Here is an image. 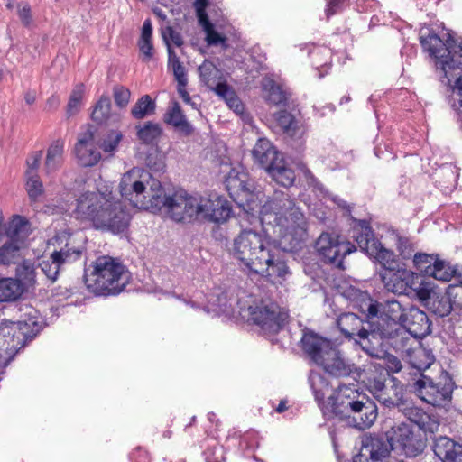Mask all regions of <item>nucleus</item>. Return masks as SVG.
I'll return each mask as SVG.
<instances>
[{
    "mask_svg": "<svg viewBox=\"0 0 462 462\" xmlns=\"http://www.w3.org/2000/svg\"><path fill=\"white\" fill-rule=\"evenodd\" d=\"M123 198L138 208L165 213L176 223H192L200 219L202 196L189 195L180 189L166 194L161 182L151 173L133 169L124 174L119 184Z\"/></svg>",
    "mask_w": 462,
    "mask_h": 462,
    "instance_id": "1",
    "label": "nucleus"
},
{
    "mask_svg": "<svg viewBox=\"0 0 462 462\" xmlns=\"http://www.w3.org/2000/svg\"><path fill=\"white\" fill-rule=\"evenodd\" d=\"M102 182L100 179L96 192L80 194L74 212L78 218L91 222L95 229L126 238L130 235L133 217L126 206L114 195L112 183Z\"/></svg>",
    "mask_w": 462,
    "mask_h": 462,
    "instance_id": "2",
    "label": "nucleus"
},
{
    "mask_svg": "<svg viewBox=\"0 0 462 462\" xmlns=\"http://www.w3.org/2000/svg\"><path fill=\"white\" fill-rule=\"evenodd\" d=\"M260 221L264 233L276 239L281 252L301 248L307 238V219L288 194L275 192L260 209Z\"/></svg>",
    "mask_w": 462,
    "mask_h": 462,
    "instance_id": "3",
    "label": "nucleus"
},
{
    "mask_svg": "<svg viewBox=\"0 0 462 462\" xmlns=\"http://www.w3.org/2000/svg\"><path fill=\"white\" fill-rule=\"evenodd\" d=\"M231 254L243 270L266 277L272 282L288 273L283 254L269 233L242 230L234 238Z\"/></svg>",
    "mask_w": 462,
    "mask_h": 462,
    "instance_id": "4",
    "label": "nucleus"
},
{
    "mask_svg": "<svg viewBox=\"0 0 462 462\" xmlns=\"http://www.w3.org/2000/svg\"><path fill=\"white\" fill-rule=\"evenodd\" d=\"M425 447V440L416 435L410 425L400 423L386 433V439L375 437L363 441L353 462H403L391 457V450L399 449L407 457H415L423 452Z\"/></svg>",
    "mask_w": 462,
    "mask_h": 462,
    "instance_id": "5",
    "label": "nucleus"
},
{
    "mask_svg": "<svg viewBox=\"0 0 462 462\" xmlns=\"http://www.w3.org/2000/svg\"><path fill=\"white\" fill-rule=\"evenodd\" d=\"M87 290L97 297L117 296L131 281V273L123 262L110 255H100L84 268Z\"/></svg>",
    "mask_w": 462,
    "mask_h": 462,
    "instance_id": "6",
    "label": "nucleus"
},
{
    "mask_svg": "<svg viewBox=\"0 0 462 462\" xmlns=\"http://www.w3.org/2000/svg\"><path fill=\"white\" fill-rule=\"evenodd\" d=\"M420 42L422 50L434 60L436 68L442 73L441 78L447 79V84H450L453 77L451 72L462 69V62L456 58H462V42H457L449 32L439 35L430 32L427 36H420Z\"/></svg>",
    "mask_w": 462,
    "mask_h": 462,
    "instance_id": "7",
    "label": "nucleus"
},
{
    "mask_svg": "<svg viewBox=\"0 0 462 462\" xmlns=\"http://www.w3.org/2000/svg\"><path fill=\"white\" fill-rule=\"evenodd\" d=\"M365 323L368 328H365V321L361 318L351 312L342 313L337 319V328L346 339L354 340L368 356H378L379 350L374 346L377 333L374 321L367 319Z\"/></svg>",
    "mask_w": 462,
    "mask_h": 462,
    "instance_id": "8",
    "label": "nucleus"
},
{
    "mask_svg": "<svg viewBox=\"0 0 462 462\" xmlns=\"http://www.w3.org/2000/svg\"><path fill=\"white\" fill-rule=\"evenodd\" d=\"M240 315L248 321L258 326L264 334H277L286 324L288 312L275 302L263 300L240 307Z\"/></svg>",
    "mask_w": 462,
    "mask_h": 462,
    "instance_id": "9",
    "label": "nucleus"
},
{
    "mask_svg": "<svg viewBox=\"0 0 462 462\" xmlns=\"http://www.w3.org/2000/svg\"><path fill=\"white\" fill-rule=\"evenodd\" d=\"M455 388L453 379L446 373L436 382L424 374L412 383L414 393L426 403L437 408H446L451 403Z\"/></svg>",
    "mask_w": 462,
    "mask_h": 462,
    "instance_id": "10",
    "label": "nucleus"
},
{
    "mask_svg": "<svg viewBox=\"0 0 462 462\" xmlns=\"http://www.w3.org/2000/svg\"><path fill=\"white\" fill-rule=\"evenodd\" d=\"M352 236L360 250L371 259L378 262L383 267V270L394 267V252L383 247L381 242L375 238L368 221L356 220Z\"/></svg>",
    "mask_w": 462,
    "mask_h": 462,
    "instance_id": "11",
    "label": "nucleus"
},
{
    "mask_svg": "<svg viewBox=\"0 0 462 462\" xmlns=\"http://www.w3.org/2000/svg\"><path fill=\"white\" fill-rule=\"evenodd\" d=\"M366 396L357 383H341L328 397V404L323 408V414L345 420Z\"/></svg>",
    "mask_w": 462,
    "mask_h": 462,
    "instance_id": "12",
    "label": "nucleus"
},
{
    "mask_svg": "<svg viewBox=\"0 0 462 462\" xmlns=\"http://www.w3.org/2000/svg\"><path fill=\"white\" fill-rule=\"evenodd\" d=\"M316 250L325 263L344 270V259L356 248L341 236L324 232L316 241Z\"/></svg>",
    "mask_w": 462,
    "mask_h": 462,
    "instance_id": "13",
    "label": "nucleus"
},
{
    "mask_svg": "<svg viewBox=\"0 0 462 462\" xmlns=\"http://www.w3.org/2000/svg\"><path fill=\"white\" fill-rule=\"evenodd\" d=\"M379 312L373 319L375 332L378 335H391L396 331L403 319L407 305L402 304L395 299L378 302Z\"/></svg>",
    "mask_w": 462,
    "mask_h": 462,
    "instance_id": "14",
    "label": "nucleus"
},
{
    "mask_svg": "<svg viewBox=\"0 0 462 462\" xmlns=\"http://www.w3.org/2000/svg\"><path fill=\"white\" fill-rule=\"evenodd\" d=\"M325 372L334 377H359L360 369L350 360L344 357L342 353L334 346L322 362L319 365Z\"/></svg>",
    "mask_w": 462,
    "mask_h": 462,
    "instance_id": "15",
    "label": "nucleus"
},
{
    "mask_svg": "<svg viewBox=\"0 0 462 462\" xmlns=\"http://www.w3.org/2000/svg\"><path fill=\"white\" fill-rule=\"evenodd\" d=\"M380 276L387 291L408 295L412 289L413 273L405 268H388L383 270Z\"/></svg>",
    "mask_w": 462,
    "mask_h": 462,
    "instance_id": "16",
    "label": "nucleus"
},
{
    "mask_svg": "<svg viewBox=\"0 0 462 462\" xmlns=\"http://www.w3.org/2000/svg\"><path fill=\"white\" fill-rule=\"evenodd\" d=\"M400 327L408 330L414 338H422L431 332V322L426 312L412 304H407Z\"/></svg>",
    "mask_w": 462,
    "mask_h": 462,
    "instance_id": "17",
    "label": "nucleus"
},
{
    "mask_svg": "<svg viewBox=\"0 0 462 462\" xmlns=\"http://www.w3.org/2000/svg\"><path fill=\"white\" fill-rule=\"evenodd\" d=\"M200 219L214 223H225L232 215V208L226 199L221 196L202 197Z\"/></svg>",
    "mask_w": 462,
    "mask_h": 462,
    "instance_id": "18",
    "label": "nucleus"
},
{
    "mask_svg": "<svg viewBox=\"0 0 462 462\" xmlns=\"http://www.w3.org/2000/svg\"><path fill=\"white\" fill-rule=\"evenodd\" d=\"M303 352L315 364L319 365L335 344L310 330H305L300 339Z\"/></svg>",
    "mask_w": 462,
    "mask_h": 462,
    "instance_id": "19",
    "label": "nucleus"
},
{
    "mask_svg": "<svg viewBox=\"0 0 462 462\" xmlns=\"http://www.w3.org/2000/svg\"><path fill=\"white\" fill-rule=\"evenodd\" d=\"M377 410L376 403L367 395L345 420L348 426L363 430L374 423Z\"/></svg>",
    "mask_w": 462,
    "mask_h": 462,
    "instance_id": "20",
    "label": "nucleus"
},
{
    "mask_svg": "<svg viewBox=\"0 0 462 462\" xmlns=\"http://www.w3.org/2000/svg\"><path fill=\"white\" fill-rule=\"evenodd\" d=\"M342 295L349 300L354 309L365 314L367 319L373 320L379 312L378 302L374 300L367 291L354 286L344 289Z\"/></svg>",
    "mask_w": 462,
    "mask_h": 462,
    "instance_id": "21",
    "label": "nucleus"
},
{
    "mask_svg": "<svg viewBox=\"0 0 462 462\" xmlns=\"http://www.w3.org/2000/svg\"><path fill=\"white\" fill-rule=\"evenodd\" d=\"M225 186L230 197L244 195L246 200L253 196L254 183L244 171L231 169L225 180Z\"/></svg>",
    "mask_w": 462,
    "mask_h": 462,
    "instance_id": "22",
    "label": "nucleus"
},
{
    "mask_svg": "<svg viewBox=\"0 0 462 462\" xmlns=\"http://www.w3.org/2000/svg\"><path fill=\"white\" fill-rule=\"evenodd\" d=\"M75 154L83 167H92L100 161L101 154L95 146L92 132L87 131L79 138L75 144Z\"/></svg>",
    "mask_w": 462,
    "mask_h": 462,
    "instance_id": "23",
    "label": "nucleus"
},
{
    "mask_svg": "<svg viewBox=\"0 0 462 462\" xmlns=\"http://www.w3.org/2000/svg\"><path fill=\"white\" fill-rule=\"evenodd\" d=\"M370 392L385 407H399L403 404V393L402 389L395 383L388 386L381 380H374L370 384Z\"/></svg>",
    "mask_w": 462,
    "mask_h": 462,
    "instance_id": "24",
    "label": "nucleus"
},
{
    "mask_svg": "<svg viewBox=\"0 0 462 462\" xmlns=\"http://www.w3.org/2000/svg\"><path fill=\"white\" fill-rule=\"evenodd\" d=\"M252 154L254 162L266 170L267 172L271 170V167L275 166L282 160V155L266 138L258 139Z\"/></svg>",
    "mask_w": 462,
    "mask_h": 462,
    "instance_id": "25",
    "label": "nucleus"
},
{
    "mask_svg": "<svg viewBox=\"0 0 462 462\" xmlns=\"http://www.w3.org/2000/svg\"><path fill=\"white\" fill-rule=\"evenodd\" d=\"M416 338L406 329L399 327L396 331L391 335H378L377 340H374V346L381 345V340H387L388 344L396 351L404 354L406 356L414 348L413 344H416Z\"/></svg>",
    "mask_w": 462,
    "mask_h": 462,
    "instance_id": "26",
    "label": "nucleus"
},
{
    "mask_svg": "<svg viewBox=\"0 0 462 462\" xmlns=\"http://www.w3.org/2000/svg\"><path fill=\"white\" fill-rule=\"evenodd\" d=\"M433 452L442 462H462V445L448 437L435 440Z\"/></svg>",
    "mask_w": 462,
    "mask_h": 462,
    "instance_id": "27",
    "label": "nucleus"
},
{
    "mask_svg": "<svg viewBox=\"0 0 462 462\" xmlns=\"http://www.w3.org/2000/svg\"><path fill=\"white\" fill-rule=\"evenodd\" d=\"M64 240L66 241L65 245L60 248V266L80 260L85 252L84 246L80 243H77L72 234L67 232L60 234V245Z\"/></svg>",
    "mask_w": 462,
    "mask_h": 462,
    "instance_id": "28",
    "label": "nucleus"
},
{
    "mask_svg": "<svg viewBox=\"0 0 462 462\" xmlns=\"http://www.w3.org/2000/svg\"><path fill=\"white\" fill-rule=\"evenodd\" d=\"M164 122L174 127V129L184 136H189L194 132L193 125L187 120L180 106L174 102L170 106L163 116Z\"/></svg>",
    "mask_w": 462,
    "mask_h": 462,
    "instance_id": "29",
    "label": "nucleus"
},
{
    "mask_svg": "<svg viewBox=\"0 0 462 462\" xmlns=\"http://www.w3.org/2000/svg\"><path fill=\"white\" fill-rule=\"evenodd\" d=\"M238 441V450L243 456L246 453L254 452L259 446L258 432L254 430H249L243 434L237 430L229 432L227 436V445L230 447Z\"/></svg>",
    "mask_w": 462,
    "mask_h": 462,
    "instance_id": "30",
    "label": "nucleus"
},
{
    "mask_svg": "<svg viewBox=\"0 0 462 462\" xmlns=\"http://www.w3.org/2000/svg\"><path fill=\"white\" fill-rule=\"evenodd\" d=\"M309 383L315 401L323 411L325 405L328 404V399L325 400V396L331 391L332 385L328 378L318 373L311 371L309 375Z\"/></svg>",
    "mask_w": 462,
    "mask_h": 462,
    "instance_id": "31",
    "label": "nucleus"
},
{
    "mask_svg": "<svg viewBox=\"0 0 462 462\" xmlns=\"http://www.w3.org/2000/svg\"><path fill=\"white\" fill-rule=\"evenodd\" d=\"M406 357L411 365L420 372L425 371L435 362L432 350L420 343H417Z\"/></svg>",
    "mask_w": 462,
    "mask_h": 462,
    "instance_id": "32",
    "label": "nucleus"
},
{
    "mask_svg": "<svg viewBox=\"0 0 462 462\" xmlns=\"http://www.w3.org/2000/svg\"><path fill=\"white\" fill-rule=\"evenodd\" d=\"M31 232V225L29 221L22 216L16 215L7 224L5 234L9 240L23 245Z\"/></svg>",
    "mask_w": 462,
    "mask_h": 462,
    "instance_id": "33",
    "label": "nucleus"
},
{
    "mask_svg": "<svg viewBox=\"0 0 462 462\" xmlns=\"http://www.w3.org/2000/svg\"><path fill=\"white\" fill-rule=\"evenodd\" d=\"M405 416L425 432L433 433L439 428L437 420L420 408L415 406L405 408Z\"/></svg>",
    "mask_w": 462,
    "mask_h": 462,
    "instance_id": "34",
    "label": "nucleus"
},
{
    "mask_svg": "<svg viewBox=\"0 0 462 462\" xmlns=\"http://www.w3.org/2000/svg\"><path fill=\"white\" fill-rule=\"evenodd\" d=\"M208 305L203 310L208 312L213 310L217 314H228L232 311V302L228 292L220 288L215 289L208 298Z\"/></svg>",
    "mask_w": 462,
    "mask_h": 462,
    "instance_id": "35",
    "label": "nucleus"
},
{
    "mask_svg": "<svg viewBox=\"0 0 462 462\" xmlns=\"http://www.w3.org/2000/svg\"><path fill=\"white\" fill-rule=\"evenodd\" d=\"M162 134V127L159 123L148 121L136 126L137 139L143 144H156Z\"/></svg>",
    "mask_w": 462,
    "mask_h": 462,
    "instance_id": "36",
    "label": "nucleus"
},
{
    "mask_svg": "<svg viewBox=\"0 0 462 462\" xmlns=\"http://www.w3.org/2000/svg\"><path fill=\"white\" fill-rule=\"evenodd\" d=\"M309 54L313 67L319 72V77H324L328 70V66L331 64L332 50L326 46H313Z\"/></svg>",
    "mask_w": 462,
    "mask_h": 462,
    "instance_id": "37",
    "label": "nucleus"
},
{
    "mask_svg": "<svg viewBox=\"0 0 462 462\" xmlns=\"http://www.w3.org/2000/svg\"><path fill=\"white\" fill-rule=\"evenodd\" d=\"M23 292V284L17 279H0V301H13Z\"/></svg>",
    "mask_w": 462,
    "mask_h": 462,
    "instance_id": "38",
    "label": "nucleus"
},
{
    "mask_svg": "<svg viewBox=\"0 0 462 462\" xmlns=\"http://www.w3.org/2000/svg\"><path fill=\"white\" fill-rule=\"evenodd\" d=\"M273 116L283 134L294 137L300 133V121L291 113L281 110L275 113Z\"/></svg>",
    "mask_w": 462,
    "mask_h": 462,
    "instance_id": "39",
    "label": "nucleus"
},
{
    "mask_svg": "<svg viewBox=\"0 0 462 462\" xmlns=\"http://www.w3.org/2000/svg\"><path fill=\"white\" fill-rule=\"evenodd\" d=\"M268 173L277 184L282 187L290 188L295 182L296 175L292 169L285 165L283 159L275 166L271 167Z\"/></svg>",
    "mask_w": 462,
    "mask_h": 462,
    "instance_id": "40",
    "label": "nucleus"
},
{
    "mask_svg": "<svg viewBox=\"0 0 462 462\" xmlns=\"http://www.w3.org/2000/svg\"><path fill=\"white\" fill-rule=\"evenodd\" d=\"M199 72L200 80L208 89L223 79V72L209 60H205L199 67Z\"/></svg>",
    "mask_w": 462,
    "mask_h": 462,
    "instance_id": "41",
    "label": "nucleus"
},
{
    "mask_svg": "<svg viewBox=\"0 0 462 462\" xmlns=\"http://www.w3.org/2000/svg\"><path fill=\"white\" fill-rule=\"evenodd\" d=\"M23 245L7 239L0 247V264L10 265L16 263L21 257V248Z\"/></svg>",
    "mask_w": 462,
    "mask_h": 462,
    "instance_id": "42",
    "label": "nucleus"
},
{
    "mask_svg": "<svg viewBox=\"0 0 462 462\" xmlns=\"http://www.w3.org/2000/svg\"><path fill=\"white\" fill-rule=\"evenodd\" d=\"M156 103L149 96H142L131 109V116L137 120L145 118L146 116H152L155 113Z\"/></svg>",
    "mask_w": 462,
    "mask_h": 462,
    "instance_id": "43",
    "label": "nucleus"
},
{
    "mask_svg": "<svg viewBox=\"0 0 462 462\" xmlns=\"http://www.w3.org/2000/svg\"><path fill=\"white\" fill-rule=\"evenodd\" d=\"M439 257L437 254L416 253L412 257L414 268L425 276H428Z\"/></svg>",
    "mask_w": 462,
    "mask_h": 462,
    "instance_id": "44",
    "label": "nucleus"
},
{
    "mask_svg": "<svg viewBox=\"0 0 462 462\" xmlns=\"http://www.w3.org/2000/svg\"><path fill=\"white\" fill-rule=\"evenodd\" d=\"M457 274V269L448 263L439 259L428 276L442 282H449Z\"/></svg>",
    "mask_w": 462,
    "mask_h": 462,
    "instance_id": "45",
    "label": "nucleus"
},
{
    "mask_svg": "<svg viewBox=\"0 0 462 462\" xmlns=\"http://www.w3.org/2000/svg\"><path fill=\"white\" fill-rule=\"evenodd\" d=\"M35 317H31L28 319L18 320L17 322H12L11 326L3 323L0 325V337H15L16 333L25 336V332H20L23 327L36 326L37 321L34 320Z\"/></svg>",
    "mask_w": 462,
    "mask_h": 462,
    "instance_id": "46",
    "label": "nucleus"
},
{
    "mask_svg": "<svg viewBox=\"0 0 462 462\" xmlns=\"http://www.w3.org/2000/svg\"><path fill=\"white\" fill-rule=\"evenodd\" d=\"M265 99L273 105L285 104L288 100L287 93L274 81L271 80L263 86Z\"/></svg>",
    "mask_w": 462,
    "mask_h": 462,
    "instance_id": "47",
    "label": "nucleus"
},
{
    "mask_svg": "<svg viewBox=\"0 0 462 462\" xmlns=\"http://www.w3.org/2000/svg\"><path fill=\"white\" fill-rule=\"evenodd\" d=\"M395 245L402 259L407 260L413 257L416 245L411 237L396 234Z\"/></svg>",
    "mask_w": 462,
    "mask_h": 462,
    "instance_id": "48",
    "label": "nucleus"
},
{
    "mask_svg": "<svg viewBox=\"0 0 462 462\" xmlns=\"http://www.w3.org/2000/svg\"><path fill=\"white\" fill-rule=\"evenodd\" d=\"M111 100L107 96H102L96 104L91 117L97 123L106 121L110 116Z\"/></svg>",
    "mask_w": 462,
    "mask_h": 462,
    "instance_id": "49",
    "label": "nucleus"
},
{
    "mask_svg": "<svg viewBox=\"0 0 462 462\" xmlns=\"http://www.w3.org/2000/svg\"><path fill=\"white\" fill-rule=\"evenodd\" d=\"M84 92L85 86L83 84H78L74 87L66 109L68 117L76 115L80 110Z\"/></svg>",
    "mask_w": 462,
    "mask_h": 462,
    "instance_id": "50",
    "label": "nucleus"
},
{
    "mask_svg": "<svg viewBox=\"0 0 462 462\" xmlns=\"http://www.w3.org/2000/svg\"><path fill=\"white\" fill-rule=\"evenodd\" d=\"M51 262L42 260L39 263V267L46 277L52 282L56 281L58 276V251L54 250L51 254Z\"/></svg>",
    "mask_w": 462,
    "mask_h": 462,
    "instance_id": "51",
    "label": "nucleus"
},
{
    "mask_svg": "<svg viewBox=\"0 0 462 462\" xmlns=\"http://www.w3.org/2000/svg\"><path fill=\"white\" fill-rule=\"evenodd\" d=\"M162 37L167 47V52L169 51V47L172 48V45L181 47L184 43L181 34L171 26H166L162 29Z\"/></svg>",
    "mask_w": 462,
    "mask_h": 462,
    "instance_id": "52",
    "label": "nucleus"
},
{
    "mask_svg": "<svg viewBox=\"0 0 462 462\" xmlns=\"http://www.w3.org/2000/svg\"><path fill=\"white\" fill-rule=\"evenodd\" d=\"M122 138L123 134L120 132L112 130L103 139L100 144V148L105 152L114 153L116 151Z\"/></svg>",
    "mask_w": 462,
    "mask_h": 462,
    "instance_id": "53",
    "label": "nucleus"
},
{
    "mask_svg": "<svg viewBox=\"0 0 462 462\" xmlns=\"http://www.w3.org/2000/svg\"><path fill=\"white\" fill-rule=\"evenodd\" d=\"M26 178V190L31 199H35L42 191V184L38 175H28Z\"/></svg>",
    "mask_w": 462,
    "mask_h": 462,
    "instance_id": "54",
    "label": "nucleus"
},
{
    "mask_svg": "<svg viewBox=\"0 0 462 462\" xmlns=\"http://www.w3.org/2000/svg\"><path fill=\"white\" fill-rule=\"evenodd\" d=\"M327 6L325 14L328 19L332 15L340 13L349 5L350 0H326Z\"/></svg>",
    "mask_w": 462,
    "mask_h": 462,
    "instance_id": "55",
    "label": "nucleus"
},
{
    "mask_svg": "<svg viewBox=\"0 0 462 462\" xmlns=\"http://www.w3.org/2000/svg\"><path fill=\"white\" fill-rule=\"evenodd\" d=\"M204 455L206 462H225L226 460L224 448L222 446L215 445L208 448Z\"/></svg>",
    "mask_w": 462,
    "mask_h": 462,
    "instance_id": "56",
    "label": "nucleus"
},
{
    "mask_svg": "<svg viewBox=\"0 0 462 462\" xmlns=\"http://www.w3.org/2000/svg\"><path fill=\"white\" fill-rule=\"evenodd\" d=\"M41 158H42V152H40V151L33 152L28 156V158L26 160L27 169L25 171V176L38 175V168L40 165Z\"/></svg>",
    "mask_w": 462,
    "mask_h": 462,
    "instance_id": "57",
    "label": "nucleus"
},
{
    "mask_svg": "<svg viewBox=\"0 0 462 462\" xmlns=\"http://www.w3.org/2000/svg\"><path fill=\"white\" fill-rule=\"evenodd\" d=\"M131 92L128 88L123 86H117L114 88V98L116 104L120 106H125L130 100Z\"/></svg>",
    "mask_w": 462,
    "mask_h": 462,
    "instance_id": "58",
    "label": "nucleus"
},
{
    "mask_svg": "<svg viewBox=\"0 0 462 462\" xmlns=\"http://www.w3.org/2000/svg\"><path fill=\"white\" fill-rule=\"evenodd\" d=\"M211 91L215 92L219 97L225 101L236 93L233 88L225 81L220 80L215 84L211 88Z\"/></svg>",
    "mask_w": 462,
    "mask_h": 462,
    "instance_id": "59",
    "label": "nucleus"
},
{
    "mask_svg": "<svg viewBox=\"0 0 462 462\" xmlns=\"http://www.w3.org/2000/svg\"><path fill=\"white\" fill-rule=\"evenodd\" d=\"M17 14L23 25L28 26L32 22L31 6L28 3L17 5Z\"/></svg>",
    "mask_w": 462,
    "mask_h": 462,
    "instance_id": "60",
    "label": "nucleus"
},
{
    "mask_svg": "<svg viewBox=\"0 0 462 462\" xmlns=\"http://www.w3.org/2000/svg\"><path fill=\"white\" fill-rule=\"evenodd\" d=\"M301 171L308 185L320 191V193H323L325 189L324 186L317 180V178L312 174V172L305 165L302 166Z\"/></svg>",
    "mask_w": 462,
    "mask_h": 462,
    "instance_id": "61",
    "label": "nucleus"
},
{
    "mask_svg": "<svg viewBox=\"0 0 462 462\" xmlns=\"http://www.w3.org/2000/svg\"><path fill=\"white\" fill-rule=\"evenodd\" d=\"M206 32V41L208 45L217 46L221 43H225L226 38L221 36L215 29L214 26L204 31Z\"/></svg>",
    "mask_w": 462,
    "mask_h": 462,
    "instance_id": "62",
    "label": "nucleus"
},
{
    "mask_svg": "<svg viewBox=\"0 0 462 462\" xmlns=\"http://www.w3.org/2000/svg\"><path fill=\"white\" fill-rule=\"evenodd\" d=\"M138 47L143 55V60L149 61L153 56V46L152 41H139Z\"/></svg>",
    "mask_w": 462,
    "mask_h": 462,
    "instance_id": "63",
    "label": "nucleus"
},
{
    "mask_svg": "<svg viewBox=\"0 0 462 462\" xmlns=\"http://www.w3.org/2000/svg\"><path fill=\"white\" fill-rule=\"evenodd\" d=\"M131 462H149V454L146 450L137 448L129 456Z\"/></svg>",
    "mask_w": 462,
    "mask_h": 462,
    "instance_id": "64",
    "label": "nucleus"
}]
</instances>
